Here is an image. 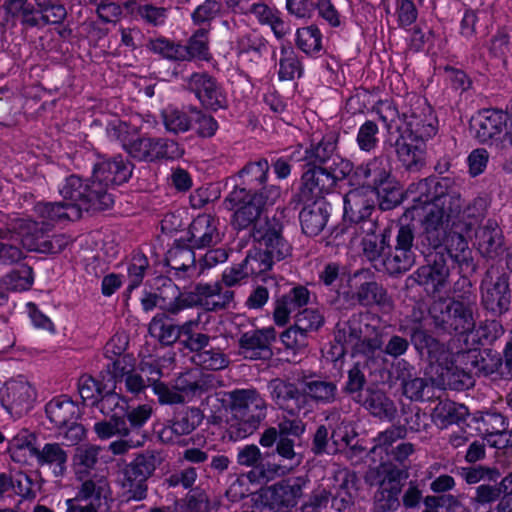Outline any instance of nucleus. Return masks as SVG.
I'll list each match as a JSON object with an SVG mask.
<instances>
[{
  "instance_id": "nucleus-50",
  "label": "nucleus",
  "mask_w": 512,
  "mask_h": 512,
  "mask_svg": "<svg viewBox=\"0 0 512 512\" xmlns=\"http://www.w3.org/2000/svg\"><path fill=\"white\" fill-rule=\"evenodd\" d=\"M110 496V485L106 477L94 474L91 478L83 481L78 493V500L89 501L97 507L101 500H106Z\"/></svg>"
},
{
  "instance_id": "nucleus-20",
  "label": "nucleus",
  "mask_w": 512,
  "mask_h": 512,
  "mask_svg": "<svg viewBox=\"0 0 512 512\" xmlns=\"http://www.w3.org/2000/svg\"><path fill=\"white\" fill-rule=\"evenodd\" d=\"M276 340V331L273 327L250 330L239 338L240 354L247 359H269L272 356L271 345Z\"/></svg>"
},
{
  "instance_id": "nucleus-6",
  "label": "nucleus",
  "mask_w": 512,
  "mask_h": 512,
  "mask_svg": "<svg viewBox=\"0 0 512 512\" xmlns=\"http://www.w3.org/2000/svg\"><path fill=\"white\" fill-rule=\"evenodd\" d=\"M356 166L348 160L336 155L333 164L329 168L313 165L306 169L301 176V187L299 192H331L330 190L337 185L338 181L347 180L350 187L353 184V176Z\"/></svg>"
},
{
  "instance_id": "nucleus-57",
  "label": "nucleus",
  "mask_w": 512,
  "mask_h": 512,
  "mask_svg": "<svg viewBox=\"0 0 512 512\" xmlns=\"http://www.w3.org/2000/svg\"><path fill=\"white\" fill-rule=\"evenodd\" d=\"M195 105H188L182 109H172L163 113V123L167 131L174 134L184 133L192 129L191 108Z\"/></svg>"
},
{
  "instance_id": "nucleus-5",
  "label": "nucleus",
  "mask_w": 512,
  "mask_h": 512,
  "mask_svg": "<svg viewBox=\"0 0 512 512\" xmlns=\"http://www.w3.org/2000/svg\"><path fill=\"white\" fill-rule=\"evenodd\" d=\"M355 188L348 192H401L402 187L392 173V164L385 155L375 156L367 162L356 166L353 176Z\"/></svg>"
},
{
  "instance_id": "nucleus-8",
  "label": "nucleus",
  "mask_w": 512,
  "mask_h": 512,
  "mask_svg": "<svg viewBox=\"0 0 512 512\" xmlns=\"http://www.w3.org/2000/svg\"><path fill=\"white\" fill-rule=\"evenodd\" d=\"M459 202V194H437L428 206L426 216L423 219V236L428 245L434 249L441 247L449 234L448 226L457 210H447L444 205Z\"/></svg>"
},
{
  "instance_id": "nucleus-4",
  "label": "nucleus",
  "mask_w": 512,
  "mask_h": 512,
  "mask_svg": "<svg viewBox=\"0 0 512 512\" xmlns=\"http://www.w3.org/2000/svg\"><path fill=\"white\" fill-rule=\"evenodd\" d=\"M349 284L354 288L353 292H345L343 298L347 303L341 304L340 299L332 302L337 309L353 307L359 304L363 307L379 306L382 308L391 307V299L386 289L375 280L374 273L369 269H360L355 271L349 277Z\"/></svg>"
},
{
  "instance_id": "nucleus-31",
  "label": "nucleus",
  "mask_w": 512,
  "mask_h": 512,
  "mask_svg": "<svg viewBox=\"0 0 512 512\" xmlns=\"http://www.w3.org/2000/svg\"><path fill=\"white\" fill-rule=\"evenodd\" d=\"M30 455L40 467H48L56 477H62L67 471L68 453L59 443H46L42 448L31 447Z\"/></svg>"
},
{
  "instance_id": "nucleus-44",
  "label": "nucleus",
  "mask_w": 512,
  "mask_h": 512,
  "mask_svg": "<svg viewBox=\"0 0 512 512\" xmlns=\"http://www.w3.org/2000/svg\"><path fill=\"white\" fill-rule=\"evenodd\" d=\"M209 35L204 29L193 31L186 44H182L184 62L209 61L212 58Z\"/></svg>"
},
{
  "instance_id": "nucleus-30",
  "label": "nucleus",
  "mask_w": 512,
  "mask_h": 512,
  "mask_svg": "<svg viewBox=\"0 0 512 512\" xmlns=\"http://www.w3.org/2000/svg\"><path fill=\"white\" fill-rule=\"evenodd\" d=\"M310 301V291L302 285L293 287L276 302L274 309V321L279 326L288 323L292 313L306 306Z\"/></svg>"
},
{
  "instance_id": "nucleus-47",
  "label": "nucleus",
  "mask_w": 512,
  "mask_h": 512,
  "mask_svg": "<svg viewBox=\"0 0 512 512\" xmlns=\"http://www.w3.org/2000/svg\"><path fill=\"white\" fill-rule=\"evenodd\" d=\"M201 422V414L198 409L186 408L178 412L171 424L164 428L161 436L172 440L171 435L182 436L190 434Z\"/></svg>"
},
{
  "instance_id": "nucleus-43",
  "label": "nucleus",
  "mask_w": 512,
  "mask_h": 512,
  "mask_svg": "<svg viewBox=\"0 0 512 512\" xmlns=\"http://www.w3.org/2000/svg\"><path fill=\"white\" fill-rule=\"evenodd\" d=\"M344 219L351 223H366L375 208L373 200L368 194H345L344 198Z\"/></svg>"
},
{
  "instance_id": "nucleus-2",
  "label": "nucleus",
  "mask_w": 512,
  "mask_h": 512,
  "mask_svg": "<svg viewBox=\"0 0 512 512\" xmlns=\"http://www.w3.org/2000/svg\"><path fill=\"white\" fill-rule=\"evenodd\" d=\"M51 230L48 222H37L30 218L8 217L3 226H0V239H19L22 247L29 252L56 254L65 249L69 238L64 234L45 238Z\"/></svg>"
},
{
  "instance_id": "nucleus-52",
  "label": "nucleus",
  "mask_w": 512,
  "mask_h": 512,
  "mask_svg": "<svg viewBox=\"0 0 512 512\" xmlns=\"http://www.w3.org/2000/svg\"><path fill=\"white\" fill-rule=\"evenodd\" d=\"M382 332L375 326H371V330L366 332L358 343L353 347L354 356H362L366 360H374L379 358L383 353Z\"/></svg>"
},
{
  "instance_id": "nucleus-27",
  "label": "nucleus",
  "mask_w": 512,
  "mask_h": 512,
  "mask_svg": "<svg viewBox=\"0 0 512 512\" xmlns=\"http://www.w3.org/2000/svg\"><path fill=\"white\" fill-rule=\"evenodd\" d=\"M399 477L400 472L398 470H385L374 496L375 512H394L399 507L398 496L401 491Z\"/></svg>"
},
{
  "instance_id": "nucleus-24",
  "label": "nucleus",
  "mask_w": 512,
  "mask_h": 512,
  "mask_svg": "<svg viewBox=\"0 0 512 512\" xmlns=\"http://www.w3.org/2000/svg\"><path fill=\"white\" fill-rule=\"evenodd\" d=\"M329 207L330 205L322 196L307 198L299 214L303 233L310 237L321 233L328 221Z\"/></svg>"
},
{
  "instance_id": "nucleus-32",
  "label": "nucleus",
  "mask_w": 512,
  "mask_h": 512,
  "mask_svg": "<svg viewBox=\"0 0 512 512\" xmlns=\"http://www.w3.org/2000/svg\"><path fill=\"white\" fill-rule=\"evenodd\" d=\"M188 241L195 248H204L220 241L217 221L208 214L197 216L189 226Z\"/></svg>"
},
{
  "instance_id": "nucleus-14",
  "label": "nucleus",
  "mask_w": 512,
  "mask_h": 512,
  "mask_svg": "<svg viewBox=\"0 0 512 512\" xmlns=\"http://www.w3.org/2000/svg\"><path fill=\"white\" fill-rule=\"evenodd\" d=\"M269 171L270 164L265 157L248 161L233 177L235 185L231 192H279V186H268Z\"/></svg>"
},
{
  "instance_id": "nucleus-62",
  "label": "nucleus",
  "mask_w": 512,
  "mask_h": 512,
  "mask_svg": "<svg viewBox=\"0 0 512 512\" xmlns=\"http://www.w3.org/2000/svg\"><path fill=\"white\" fill-rule=\"evenodd\" d=\"M443 245H445L447 254L455 262L461 264L468 261L470 257L468 242L460 232L449 230Z\"/></svg>"
},
{
  "instance_id": "nucleus-36",
  "label": "nucleus",
  "mask_w": 512,
  "mask_h": 512,
  "mask_svg": "<svg viewBox=\"0 0 512 512\" xmlns=\"http://www.w3.org/2000/svg\"><path fill=\"white\" fill-rule=\"evenodd\" d=\"M157 296L160 301V308L171 314L193 306V292L184 294L170 279H164L162 286L158 289Z\"/></svg>"
},
{
  "instance_id": "nucleus-7",
  "label": "nucleus",
  "mask_w": 512,
  "mask_h": 512,
  "mask_svg": "<svg viewBox=\"0 0 512 512\" xmlns=\"http://www.w3.org/2000/svg\"><path fill=\"white\" fill-rule=\"evenodd\" d=\"M123 149L138 162L155 163L179 158L183 151L178 142L166 137H149L140 134L122 140Z\"/></svg>"
},
{
  "instance_id": "nucleus-49",
  "label": "nucleus",
  "mask_w": 512,
  "mask_h": 512,
  "mask_svg": "<svg viewBox=\"0 0 512 512\" xmlns=\"http://www.w3.org/2000/svg\"><path fill=\"white\" fill-rule=\"evenodd\" d=\"M368 226V232L362 239V253L366 260L378 271L387 244L384 236L375 233L377 226L374 222L369 221Z\"/></svg>"
},
{
  "instance_id": "nucleus-29",
  "label": "nucleus",
  "mask_w": 512,
  "mask_h": 512,
  "mask_svg": "<svg viewBox=\"0 0 512 512\" xmlns=\"http://www.w3.org/2000/svg\"><path fill=\"white\" fill-rule=\"evenodd\" d=\"M233 416H266L265 400L255 389H235L227 393Z\"/></svg>"
},
{
  "instance_id": "nucleus-23",
  "label": "nucleus",
  "mask_w": 512,
  "mask_h": 512,
  "mask_svg": "<svg viewBox=\"0 0 512 512\" xmlns=\"http://www.w3.org/2000/svg\"><path fill=\"white\" fill-rule=\"evenodd\" d=\"M123 9L131 21L137 22L144 27H163L168 19L169 11L163 6L152 2L138 0H125Z\"/></svg>"
},
{
  "instance_id": "nucleus-53",
  "label": "nucleus",
  "mask_w": 512,
  "mask_h": 512,
  "mask_svg": "<svg viewBox=\"0 0 512 512\" xmlns=\"http://www.w3.org/2000/svg\"><path fill=\"white\" fill-rule=\"evenodd\" d=\"M223 5L217 0H204L196 6L190 17L197 29H204L207 33L212 31V23L221 15Z\"/></svg>"
},
{
  "instance_id": "nucleus-54",
  "label": "nucleus",
  "mask_w": 512,
  "mask_h": 512,
  "mask_svg": "<svg viewBox=\"0 0 512 512\" xmlns=\"http://www.w3.org/2000/svg\"><path fill=\"white\" fill-rule=\"evenodd\" d=\"M250 12L261 25L269 26L277 38L284 36V21L281 18V12L276 7L263 2L253 3Z\"/></svg>"
},
{
  "instance_id": "nucleus-39",
  "label": "nucleus",
  "mask_w": 512,
  "mask_h": 512,
  "mask_svg": "<svg viewBox=\"0 0 512 512\" xmlns=\"http://www.w3.org/2000/svg\"><path fill=\"white\" fill-rule=\"evenodd\" d=\"M36 212L43 218L42 221L52 225L54 222L64 220L75 221L81 218L77 201L66 200L59 203H38Z\"/></svg>"
},
{
  "instance_id": "nucleus-13",
  "label": "nucleus",
  "mask_w": 512,
  "mask_h": 512,
  "mask_svg": "<svg viewBox=\"0 0 512 512\" xmlns=\"http://www.w3.org/2000/svg\"><path fill=\"white\" fill-rule=\"evenodd\" d=\"M403 117L407 138L412 142L425 143L438 132V118L426 98L418 97Z\"/></svg>"
},
{
  "instance_id": "nucleus-21",
  "label": "nucleus",
  "mask_w": 512,
  "mask_h": 512,
  "mask_svg": "<svg viewBox=\"0 0 512 512\" xmlns=\"http://www.w3.org/2000/svg\"><path fill=\"white\" fill-rule=\"evenodd\" d=\"M481 301L483 306L494 314H502L510 305L509 281L506 275L495 279L487 275L481 283Z\"/></svg>"
},
{
  "instance_id": "nucleus-11",
  "label": "nucleus",
  "mask_w": 512,
  "mask_h": 512,
  "mask_svg": "<svg viewBox=\"0 0 512 512\" xmlns=\"http://www.w3.org/2000/svg\"><path fill=\"white\" fill-rule=\"evenodd\" d=\"M95 157L92 165V182L97 191L108 192L109 189L124 184L132 175V168L122 155L108 157L97 152H89Z\"/></svg>"
},
{
  "instance_id": "nucleus-22",
  "label": "nucleus",
  "mask_w": 512,
  "mask_h": 512,
  "mask_svg": "<svg viewBox=\"0 0 512 512\" xmlns=\"http://www.w3.org/2000/svg\"><path fill=\"white\" fill-rule=\"evenodd\" d=\"M268 389L274 403L291 415L298 414L307 406V395L294 383L274 379Z\"/></svg>"
},
{
  "instance_id": "nucleus-25",
  "label": "nucleus",
  "mask_w": 512,
  "mask_h": 512,
  "mask_svg": "<svg viewBox=\"0 0 512 512\" xmlns=\"http://www.w3.org/2000/svg\"><path fill=\"white\" fill-rule=\"evenodd\" d=\"M449 268L443 253H435L431 263L419 267L414 272L415 281L433 293L441 291L447 284Z\"/></svg>"
},
{
  "instance_id": "nucleus-37",
  "label": "nucleus",
  "mask_w": 512,
  "mask_h": 512,
  "mask_svg": "<svg viewBox=\"0 0 512 512\" xmlns=\"http://www.w3.org/2000/svg\"><path fill=\"white\" fill-rule=\"evenodd\" d=\"M371 326L362 323L361 314H353L348 321L338 323L335 331V341L342 346V353L348 348L352 350L363 335L371 330Z\"/></svg>"
},
{
  "instance_id": "nucleus-51",
  "label": "nucleus",
  "mask_w": 512,
  "mask_h": 512,
  "mask_svg": "<svg viewBox=\"0 0 512 512\" xmlns=\"http://www.w3.org/2000/svg\"><path fill=\"white\" fill-rule=\"evenodd\" d=\"M307 403L313 401L318 405L333 403L337 396V385L332 381L315 379L303 383Z\"/></svg>"
},
{
  "instance_id": "nucleus-26",
  "label": "nucleus",
  "mask_w": 512,
  "mask_h": 512,
  "mask_svg": "<svg viewBox=\"0 0 512 512\" xmlns=\"http://www.w3.org/2000/svg\"><path fill=\"white\" fill-rule=\"evenodd\" d=\"M234 299V292L222 284L199 283L193 291V305H201L208 311H217L228 307Z\"/></svg>"
},
{
  "instance_id": "nucleus-18",
  "label": "nucleus",
  "mask_w": 512,
  "mask_h": 512,
  "mask_svg": "<svg viewBox=\"0 0 512 512\" xmlns=\"http://www.w3.org/2000/svg\"><path fill=\"white\" fill-rule=\"evenodd\" d=\"M214 377L212 375L203 376L193 382H187L185 379H178L174 387H169L163 382H155L152 385L153 392L157 395L161 404H181L185 402L183 392L192 395H201L213 387Z\"/></svg>"
},
{
  "instance_id": "nucleus-16",
  "label": "nucleus",
  "mask_w": 512,
  "mask_h": 512,
  "mask_svg": "<svg viewBox=\"0 0 512 512\" xmlns=\"http://www.w3.org/2000/svg\"><path fill=\"white\" fill-rule=\"evenodd\" d=\"M227 201L234 210L233 224L238 229H245L259 222L271 221L269 218L261 219L260 215L266 204L267 198L265 194H230ZM274 218H276L274 216Z\"/></svg>"
},
{
  "instance_id": "nucleus-19",
  "label": "nucleus",
  "mask_w": 512,
  "mask_h": 512,
  "mask_svg": "<svg viewBox=\"0 0 512 512\" xmlns=\"http://www.w3.org/2000/svg\"><path fill=\"white\" fill-rule=\"evenodd\" d=\"M508 115L507 110L487 108L480 110L472 119L475 136L480 143H488L501 139L506 135Z\"/></svg>"
},
{
  "instance_id": "nucleus-58",
  "label": "nucleus",
  "mask_w": 512,
  "mask_h": 512,
  "mask_svg": "<svg viewBox=\"0 0 512 512\" xmlns=\"http://www.w3.org/2000/svg\"><path fill=\"white\" fill-rule=\"evenodd\" d=\"M101 448L97 445H83L76 449L73 457L75 473L78 478L86 475L98 463Z\"/></svg>"
},
{
  "instance_id": "nucleus-3",
  "label": "nucleus",
  "mask_w": 512,
  "mask_h": 512,
  "mask_svg": "<svg viewBox=\"0 0 512 512\" xmlns=\"http://www.w3.org/2000/svg\"><path fill=\"white\" fill-rule=\"evenodd\" d=\"M430 313L435 325L442 330L466 336L465 342L469 337L473 343L479 342L478 331L474 333L473 302L469 299L466 301L440 299L432 305Z\"/></svg>"
},
{
  "instance_id": "nucleus-35",
  "label": "nucleus",
  "mask_w": 512,
  "mask_h": 512,
  "mask_svg": "<svg viewBox=\"0 0 512 512\" xmlns=\"http://www.w3.org/2000/svg\"><path fill=\"white\" fill-rule=\"evenodd\" d=\"M166 261L170 268L169 273L178 279L193 278L201 273L196 265L195 253L190 248L175 247L170 249Z\"/></svg>"
},
{
  "instance_id": "nucleus-33",
  "label": "nucleus",
  "mask_w": 512,
  "mask_h": 512,
  "mask_svg": "<svg viewBox=\"0 0 512 512\" xmlns=\"http://www.w3.org/2000/svg\"><path fill=\"white\" fill-rule=\"evenodd\" d=\"M339 133L331 130L325 133L322 138L314 143L311 141L309 147L304 150V157L307 161V169L313 165L321 166L336 157Z\"/></svg>"
},
{
  "instance_id": "nucleus-17",
  "label": "nucleus",
  "mask_w": 512,
  "mask_h": 512,
  "mask_svg": "<svg viewBox=\"0 0 512 512\" xmlns=\"http://www.w3.org/2000/svg\"><path fill=\"white\" fill-rule=\"evenodd\" d=\"M309 482L310 480L307 476L284 479L270 486L265 492V498L269 505L277 511L294 508L303 496Z\"/></svg>"
},
{
  "instance_id": "nucleus-34",
  "label": "nucleus",
  "mask_w": 512,
  "mask_h": 512,
  "mask_svg": "<svg viewBox=\"0 0 512 512\" xmlns=\"http://www.w3.org/2000/svg\"><path fill=\"white\" fill-rule=\"evenodd\" d=\"M3 9L7 21L19 23L24 30L39 29L38 7L29 0H5Z\"/></svg>"
},
{
  "instance_id": "nucleus-38",
  "label": "nucleus",
  "mask_w": 512,
  "mask_h": 512,
  "mask_svg": "<svg viewBox=\"0 0 512 512\" xmlns=\"http://www.w3.org/2000/svg\"><path fill=\"white\" fill-rule=\"evenodd\" d=\"M353 399L361 403L372 415L379 418L392 419L396 414V407L383 391L367 389Z\"/></svg>"
},
{
  "instance_id": "nucleus-1",
  "label": "nucleus",
  "mask_w": 512,
  "mask_h": 512,
  "mask_svg": "<svg viewBox=\"0 0 512 512\" xmlns=\"http://www.w3.org/2000/svg\"><path fill=\"white\" fill-rule=\"evenodd\" d=\"M252 237L258 247L249 251L243 260L249 277L265 273L275 261L283 260L291 253V246L282 237V224L277 218L257 223Z\"/></svg>"
},
{
  "instance_id": "nucleus-56",
  "label": "nucleus",
  "mask_w": 512,
  "mask_h": 512,
  "mask_svg": "<svg viewBox=\"0 0 512 512\" xmlns=\"http://www.w3.org/2000/svg\"><path fill=\"white\" fill-rule=\"evenodd\" d=\"M147 48L153 54L173 62H184L181 42H175L165 36L150 39Z\"/></svg>"
},
{
  "instance_id": "nucleus-41",
  "label": "nucleus",
  "mask_w": 512,
  "mask_h": 512,
  "mask_svg": "<svg viewBox=\"0 0 512 512\" xmlns=\"http://www.w3.org/2000/svg\"><path fill=\"white\" fill-rule=\"evenodd\" d=\"M401 135L395 141V152L398 160L409 171H418L424 165L425 143L412 141Z\"/></svg>"
},
{
  "instance_id": "nucleus-61",
  "label": "nucleus",
  "mask_w": 512,
  "mask_h": 512,
  "mask_svg": "<svg viewBox=\"0 0 512 512\" xmlns=\"http://www.w3.org/2000/svg\"><path fill=\"white\" fill-rule=\"evenodd\" d=\"M240 54L253 53L256 57L262 58L269 50L272 51V58H276V48L271 46L266 38L261 35L248 34L238 41Z\"/></svg>"
},
{
  "instance_id": "nucleus-10",
  "label": "nucleus",
  "mask_w": 512,
  "mask_h": 512,
  "mask_svg": "<svg viewBox=\"0 0 512 512\" xmlns=\"http://www.w3.org/2000/svg\"><path fill=\"white\" fill-rule=\"evenodd\" d=\"M414 229L410 225H401L395 236V243L383 255L378 271L391 276L401 275L409 271L415 264L416 255L413 250Z\"/></svg>"
},
{
  "instance_id": "nucleus-48",
  "label": "nucleus",
  "mask_w": 512,
  "mask_h": 512,
  "mask_svg": "<svg viewBox=\"0 0 512 512\" xmlns=\"http://www.w3.org/2000/svg\"><path fill=\"white\" fill-rule=\"evenodd\" d=\"M399 367L401 363L398 364ZM403 369L398 374L397 379L400 380V385L403 394L410 400L422 401L430 390L428 381L424 378L413 376L411 367L406 363H402Z\"/></svg>"
},
{
  "instance_id": "nucleus-15",
  "label": "nucleus",
  "mask_w": 512,
  "mask_h": 512,
  "mask_svg": "<svg viewBox=\"0 0 512 512\" xmlns=\"http://www.w3.org/2000/svg\"><path fill=\"white\" fill-rule=\"evenodd\" d=\"M156 469L153 455H138L124 469L123 488L126 489L129 499L143 500L147 496V479Z\"/></svg>"
},
{
  "instance_id": "nucleus-45",
  "label": "nucleus",
  "mask_w": 512,
  "mask_h": 512,
  "mask_svg": "<svg viewBox=\"0 0 512 512\" xmlns=\"http://www.w3.org/2000/svg\"><path fill=\"white\" fill-rule=\"evenodd\" d=\"M296 47L309 57H318L323 50V34L317 24L300 27L295 32Z\"/></svg>"
},
{
  "instance_id": "nucleus-46",
  "label": "nucleus",
  "mask_w": 512,
  "mask_h": 512,
  "mask_svg": "<svg viewBox=\"0 0 512 512\" xmlns=\"http://www.w3.org/2000/svg\"><path fill=\"white\" fill-rule=\"evenodd\" d=\"M208 340L203 348L190 350L193 353L192 361L202 369L218 371L223 370L229 365V357L220 348L210 345Z\"/></svg>"
},
{
  "instance_id": "nucleus-59",
  "label": "nucleus",
  "mask_w": 512,
  "mask_h": 512,
  "mask_svg": "<svg viewBox=\"0 0 512 512\" xmlns=\"http://www.w3.org/2000/svg\"><path fill=\"white\" fill-rule=\"evenodd\" d=\"M191 113L192 128H195L198 137L212 138L217 133L219 123L210 112L195 106L191 108Z\"/></svg>"
},
{
  "instance_id": "nucleus-28",
  "label": "nucleus",
  "mask_w": 512,
  "mask_h": 512,
  "mask_svg": "<svg viewBox=\"0 0 512 512\" xmlns=\"http://www.w3.org/2000/svg\"><path fill=\"white\" fill-rule=\"evenodd\" d=\"M34 389L23 380H12L7 382L1 393L2 403L5 408L17 416L26 413L32 407Z\"/></svg>"
},
{
  "instance_id": "nucleus-42",
  "label": "nucleus",
  "mask_w": 512,
  "mask_h": 512,
  "mask_svg": "<svg viewBox=\"0 0 512 512\" xmlns=\"http://www.w3.org/2000/svg\"><path fill=\"white\" fill-rule=\"evenodd\" d=\"M46 414L51 423L56 428L68 426L76 421L79 408L68 398L57 397L49 401L46 405Z\"/></svg>"
},
{
  "instance_id": "nucleus-12",
  "label": "nucleus",
  "mask_w": 512,
  "mask_h": 512,
  "mask_svg": "<svg viewBox=\"0 0 512 512\" xmlns=\"http://www.w3.org/2000/svg\"><path fill=\"white\" fill-rule=\"evenodd\" d=\"M187 88L205 111L216 113L229 107L225 88L208 72H193L187 81Z\"/></svg>"
},
{
  "instance_id": "nucleus-64",
  "label": "nucleus",
  "mask_w": 512,
  "mask_h": 512,
  "mask_svg": "<svg viewBox=\"0 0 512 512\" xmlns=\"http://www.w3.org/2000/svg\"><path fill=\"white\" fill-rule=\"evenodd\" d=\"M97 405L100 411L107 416L124 417L127 412L128 403L124 397L116 392L106 391L101 395Z\"/></svg>"
},
{
  "instance_id": "nucleus-60",
  "label": "nucleus",
  "mask_w": 512,
  "mask_h": 512,
  "mask_svg": "<svg viewBox=\"0 0 512 512\" xmlns=\"http://www.w3.org/2000/svg\"><path fill=\"white\" fill-rule=\"evenodd\" d=\"M356 144L360 151L373 153L379 146V127L373 120H365L358 128Z\"/></svg>"
},
{
  "instance_id": "nucleus-63",
  "label": "nucleus",
  "mask_w": 512,
  "mask_h": 512,
  "mask_svg": "<svg viewBox=\"0 0 512 512\" xmlns=\"http://www.w3.org/2000/svg\"><path fill=\"white\" fill-rule=\"evenodd\" d=\"M228 433L232 440L237 441L252 435L259 427L264 417L259 415L233 416Z\"/></svg>"
},
{
  "instance_id": "nucleus-40",
  "label": "nucleus",
  "mask_w": 512,
  "mask_h": 512,
  "mask_svg": "<svg viewBox=\"0 0 512 512\" xmlns=\"http://www.w3.org/2000/svg\"><path fill=\"white\" fill-rule=\"evenodd\" d=\"M278 65L277 78L280 82L299 80L305 75L302 57L291 46H281Z\"/></svg>"
},
{
  "instance_id": "nucleus-55",
  "label": "nucleus",
  "mask_w": 512,
  "mask_h": 512,
  "mask_svg": "<svg viewBox=\"0 0 512 512\" xmlns=\"http://www.w3.org/2000/svg\"><path fill=\"white\" fill-rule=\"evenodd\" d=\"M38 7L39 29L48 24L61 25L67 10L61 0H35Z\"/></svg>"
},
{
  "instance_id": "nucleus-9",
  "label": "nucleus",
  "mask_w": 512,
  "mask_h": 512,
  "mask_svg": "<svg viewBox=\"0 0 512 512\" xmlns=\"http://www.w3.org/2000/svg\"><path fill=\"white\" fill-rule=\"evenodd\" d=\"M357 477L346 469H337L324 476L317 487L327 503L337 512H343L354 504Z\"/></svg>"
}]
</instances>
